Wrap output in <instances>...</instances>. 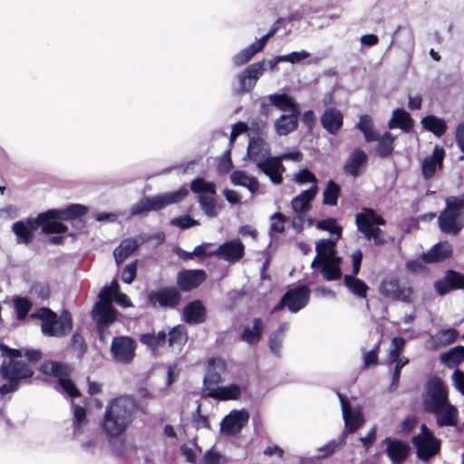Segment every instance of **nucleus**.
Here are the masks:
<instances>
[{
  "label": "nucleus",
  "mask_w": 464,
  "mask_h": 464,
  "mask_svg": "<svg viewBox=\"0 0 464 464\" xmlns=\"http://www.w3.org/2000/svg\"><path fill=\"white\" fill-rule=\"evenodd\" d=\"M72 346L77 353V357L82 358L87 350V344L83 337L79 334H74L72 337Z\"/></svg>",
  "instance_id": "62"
},
{
  "label": "nucleus",
  "mask_w": 464,
  "mask_h": 464,
  "mask_svg": "<svg viewBox=\"0 0 464 464\" xmlns=\"http://www.w3.org/2000/svg\"><path fill=\"white\" fill-rule=\"evenodd\" d=\"M242 389L237 384H228L223 386H206L205 396L218 401H233L240 398Z\"/></svg>",
  "instance_id": "19"
},
{
  "label": "nucleus",
  "mask_w": 464,
  "mask_h": 464,
  "mask_svg": "<svg viewBox=\"0 0 464 464\" xmlns=\"http://www.w3.org/2000/svg\"><path fill=\"white\" fill-rule=\"evenodd\" d=\"M452 382L455 389L464 396V372L456 369L452 373Z\"/></svg>",
  "instance_id": "64"
},
{
  "label": "nucleus",
  "mask_w": 464,
  "mask_h": 464,
  "mask_svg": "<svg viewBox=\"0 0 464 464\" xmlns=\"http://www.w3.org/2000/svg\"><path fill=\"white\" fill-rule=\"evenodd\" d=\"M452 253V247L448 242L439 243L432 246L427 253L421 256L424 263H437L450 257Z\"/></svg>",
  "instance_id": "31"
},
{
  "label": "nucleus",
  "mask_w": 464,
  "mask_h": 464,
  "mask_svg": "<svg viewBox=\"0 0 464 464\" xmlns=\"http://www.w3.org/2000/svg\"><path fill=\"white\" fill-rule=\"evenodd\" d=\"M355 224L364 237L372 241L375 246H382L392 239L382 229L378 227V226L386 224L385 219L372 208H364L362 212L357 213Z\"/></svg>",
  "instance_id": "3"
},
{
  "label": "nucleus",
  "mask_w": 464,
  "mask_h": 464,
  "mask_svg": "<svg viewBox=\"0 0 464 464\" xmlns=\"http://www.w3.org/2000/svg\"><path fill=\"white\" fill-rule=\"evenodd\" d=\"M183 320L190 324L203 321V304L200 300L190 302L184 307Z\"/></svg>",
  "instance_id": "38"
},
{
  "label": "nucleus",
  "mask_w": 464,
  "mask_h": 464,
  "mask_svg": "<svg viewBox=\"0 0 464 464\" xmlns=\"http://www.w3.org/2000/svg\"><path fill=\"white\" fill-rule=\"evenodd\" d=\"M230 179L232 184L245 187L251 193H256L259 188V183L257 179L242 170L234 171L230 176Z\"/></svg>",
  "instance_id": "39"
},
{
  "label": "nucleus",
  "mask_w": 464,
  "mask_h": 464,
  "mask_svg": "<svg viewBox=\"0 0 464 464\" xmlns=\"http://www.w3.org/2000/svg\"><path fill=\"white\" fill-rule=\"evenodd\" d=\"M458 335L459 334L455 329L450 328L438 332L432 336V340L437 347H444L454 343Z\"/></svg>",
  "instance_id": "51"
},
{
  "label": "nucleus",
  "mask_w": 464,
  "mask_h": 464,
  "mask_svg": "<svg viewBox=\"0 0 464 464\" xmlns=\"http://www.w3.org/2000/svg\"><path fill=\"white\" fill-rule=\"evenodd\" d=\"M148 299L150 304L154 307L173 308L179 304L181 296L176 287H165L150 292Z\"/></svg>",
  "instance_id": "15"
},
{
  "label": "nucleus",
  "mask_w": 464,
  "mask_h": 464,
  "mask_svg": "<svg viewBox=\"0 0 464 464\" xmlns=\"http://www.w3.org/2000/svg\"><path fill=\"white\" fill-rule=\"evenodd\" d=\"M87 208L80 204H72L64 209H50L46 212V218L53 217L55 218L72 219L84 215Z\"/></svg>",
  "instance_id": "35"
},
{
  "label": "nucleus",
  "mask_w": 464,
  "mask_h": 464,
  "mask_svg": "<svg viewBox=\"0 0 464 464\" xmlns=\"http://www.w3.org/2000/svg\"><path fill=\"white\" fill-rule=\"evenodd\" d=\"M434 287L440 295H444L453 289H463L464 275L449 270L442 279L435 282Z\"/></svg>",
  "instance_id": "21"
},
{
  "label": "nucleus",
  "mask_w": 464,
  "mask_h": 464,
  "mask_svg": "<svg viewBox=\"0 0 464 464\" xmlns=\"http://www.w3.org/2000/svg\"><path fill=\"white\" fill-rule=\"evenodd\" d=\"M445 151L443 148L435 146L432 154L424 158L421 165V173L425 179H431L437 169L442 168Z\"/></svg>",
  "instance_id": "22"
},
{
  "label": "nucleus",
  "mask_w": 464,
  "mask_h": 464,
  "mask_svg": "<svg viewBox=\"0 0 464 464\" xmlns=\"http://www.w3.org/2000/svg\"><path fill=\"white\" fill-rule=\"evenodd\" d=\"M14 306L17 314V318L23 320L26 317L32 308V303L26 297L15 296L14 298Z\"/></svg>",
  "instance_id": "55"
},
{
  "label": "nucleus",
  "mask_w": 464,
  "mask_h": 464,
  "mask_svg": "<svg viewBox=\"0 0 464 464\" xmlns=\"http://www.w3.org/2000/svg\"><path fill=\"white\" fill-rule=\"evenodd\" d=\"M339 239L336 238H328L322 239L316 243L315 251L316 256L311 263V267L315 268L320 266V262L330 261L334 258H339L336 256L335 253V245Z\"/></svg>",
  "instance_id": "20"
},
{
  "label": "nucleus",
  "mask_w": 464,
  "mask_h": 464,
  "mask_svg": "<svg viewBox=\"0 0 464 464\" xmlns=\"http://www.w3.org/2000/svg\"><path fill=\"white\" fill-rule=\"evenodd\" d=\"M202 282L203 270H183L177 276V284L183 291H190Z\"/></svg>",
  "instance_id": "30"
},
{
  "label": "nucleus",
  "mask_w": 464,
  "mask_h": 464,
  "mask_svg": "<svg viewBox=\"0 0 464 464\" xmlns=\"http://www.w3.org/2000/svg\"><path fill=\"white\" fill-rule=\"evenodd\" d=\"M319 188L310 187V188L302 191L291 201V208L295 213L307 214L312 208V202L315 198Z\"/></svg>",
  "instance_id": "25"
},
{
  "label": "nucleus",
  "mask_w": 464,
  "mask_h": 464,
  "mask_svg": "<svg viewBox=\"0 0 464 464\" xmlns=\"http://www.w3.org/2000/svg\"><path fill=\"white\" fill-rule=\"evenodd\" d=\"M247 156L258 165L260 161L271 157L270 146L262 138H252L248 143Z\"/></svg>",
  "instance_id": "26"
},
{
  "label": "nucleus",
  "mask_w": 464,
  "mask_h": 464,
  "mask_svg": "<svg viewBox=\"0 0 464 464\" xmlns=\"http://www.w3.org/2000/svg\"><path fill=\"white\" fill-rule=\"evenodd\" d=\"M381 340L382 336H377L370 351H366L364 347H362L361 351L362 353L363 366L365 368L377 364Z\"/></svg>",
  "instance_id": "53"
},
{
  "label": "nucleus",
  "mask_w": 464,
  "mask_h": 464,
  "mask_svg": "<svg viewBox=\"0 0 464 464\" xmlns=\"http://www.w3.org/2000/svg\"><path fill=\"white\" fill-rule=\"evenodd\" d=\"M424 129L431 131L436 136H441L447 130V125L442 119L437 118L433 115L426 116L421 120Z\"/></svg>",
  "instance_id": "49"
},
{
  "label": "nucleus",
  "mask_w": 464,
  "mask_h": 464,
  "mask_svg": "<svg viewBox=\"0 0 464 464\" xmlns=\"http://www.w3.org/2000/svg\"><path fill=\"white\" fill-rule=\"evenodd\" d=\"M92 315L98 327L106 326L115 321L116 311L111 304H96L92 310Z\"/></svg>",
  "instance_id": "33"
},
{
  "label": "nucleus",
  "mask_w": 464,
  "mask_h": 464,
  "mask_svg": "<svg viewBox=\"0 0 464 464\" xmlns=\"http://www.w3.org/2000/svg\"><path fill=\"white\" fill-rule=\"evenodd\" d=\"M136 411L135 401L130 396H119L108 401L100 426L110 443L124 434L132 423Z\"/></svg>",
  "instance_id": "1"
},
{
  "label": "nucleus",
  "mask_w": 464,
  "mask_h": 464,
  "mask_svg": "<svg viewBox=\"0 0 464 464\" xmlns=\"http://www.w3.org/2000/svg\"><path fill=\"white\" fill-rule=\"evenodd\" d=\"M249 414L246 410H233L220 422V431L228 436H234L241 431L247 423Z\"/></svg>",
  "instance_id": "11"
},
{
  "label": "nucleus",
  "mask_w": 464,
  "mask_h": 464,
  "mask_svg": "<svg viewBox=\"0 0 464 464\" xmlns=\"http://www.w3.org/2000/svg\"><path fill=\"white\" fill-rule=\"evenodd\" d=\"M310 298V289L305 285L297 286L288 290L284 295L287 309L292 313H297L304 308Z\"/></svg>",
  "instance_id": "17"
},
{
  "label": "nucleus",
  "mask_w": 464,
  "mask_h": 464,
  "mask_svg": "<svg viewBox=\"0 0 464 464\" xmlns=\"http://www.w3.org/2000/svg\"><path fill=\"white\" fill-rule=\"evenodd\" d=\"M215 254L230 263L239 261L245 254V246L239 239H233L220 245Z\"/></svg>",
  "instance_id": "18"
},
{
  "label": "nucleus",
  "mask_w": 464,
  "mask_h": 464,
  "mask_svg": "<svg viewBox=\"0 0 464 464\" xmlns=\"http://www.w3.org/2000/svg\"><path fill=\"white\" fill-rule=\"evenodd\" d=\"M384 443L386 444L387 454L393 464H401L404 461L409 453L407 443L391 438L385 439Z\"/></svg>",
  "instance_id": "27"
},
{
  "label": "nucleus",
  "mask_w": 464,
  "mask_h": 464,
  "mask_svg": "<svg viewBox=\"0 0 464 464\" xmlns=\"http://www.w3.org/2000/svg\"><path fill=\"white\" fill-rule=\"evenodd\" d=\"M344 285L353 295L359 297H365L369 289L368 285L354 275H346L343 277Z\"/></svg>",
  "instance_id": "47"
},
{
  "label": "nucleus",
  "mask_w": 464,
  "mask_h": 464,
  "mask_svg": "<svg viewBox=\"0 0 464 464\" xmlns=\"http://www.w3.org/2000/svg\"><path fill=\"white\" fill-rule=\"evenodd\" d=\"M227 459L218 451L209 450L205 453V464H227Z\"/></svg>",
  "instance_id": "63"
},
{
  "label": "nucleus",
  "mask_w": 464,
  "mask_h": 464,
  "mask_svg": "<svg viewBox=\"0 0 464 464\" xmlns=\"http://www.w3.org/2000/svg\"><path fill=\"white\" fill-rule=\"evenodd\" d=\"M356 128L363 133L364 139L367 142L378 140L380 138L379 132L374 128L372 119L368 114L360 116Z\"/></svg>",
  "instance_id": "43"
},
{
  "label": "nucleus",
  "mask_w": 464,
  "mask_h": 464,
  "mask_svg": "<svg viewBox=\"0 0 464 464\" xmlns=\"http://www.w3.org/2000/svg\"><path fill=\"white\" fill-rule=\"evenodd\" d=\"M341 262L342 258H334L330 261L320 262V266H322L321 273L325 280L333 281L341 278Z\"/></svg>",
  "instance_id": "45"
},
{
  "label": "nucleus",
  "mask_w": 464,
  "mask_h": 464,
  "mask_svg": "<svg viewBox=\"0 0 464 464\" xmlns=\"http://www.w3.org/2000/svg\"><path fill=\"white\" fill-rule=\"evenodd\" d=\"M367 155L361 149H355L349 156L344 171L353 177L359 175L360 169L366 164Z\"/></svg>",
  "instance_id": "34"
},
{
  "label": "nucleus",
  "mask_w": 464,
  "mask_h": 464,
  "mask_svg": "<svg viewBox=\"0 0 464 464\" xmlns=\"http://www.w3.org/2000/svg\"><path fill=\"white\" fill-rule=\"evenodd\" d=\"M420 433L412 438V444L417 449L418 457L422 460H428L440 450V440L429 430L425 424L420 427Z\"/></svg>",
  "instance_id": "9"
},
{
  "label": "nucleus",
  "mask_w": 464,
  "mask_h": 464,
  "mask_svg": "<svg viewBox=\"0 0 464 464\" xmlns=\"http://www.w3.org/2000/svg\"><path fill=\"white\" fill-rule=\"evenodd\" d=\"M32 317L42 321V333L46 336L63 337L72 328V315L67 310H63L58 316L51 309L43 307L33 314Z\"/></svg>",
  "instance_id": "4"
},
{
  "label": "nucleus",
  "mask_w": 464,
  "mask_h": 464,
  "mask_svg": "<svg viewBox=\"0 0 464 464\" xmlns=\"http://www.w3.org/2000/svg\"><path fill=\"white\" fill-rule=\"evenodd\" d=\"M135 348V343L131 338L120 336L113 338L111 351L115 361L128 363L134 358Z\"/></svg>",
  "instance_id": "14"
},
{
  "label": "nucleus",
  "mask_w": 464,
  "mask_h": 464,
  "mask_svg": "<svg viewBox=\"0 0 464 464\" xmlns=\"http://www.w3.org/2000/svg\"><path fill=\"white\" fill-rule=\"evenodd\" d=\"M408 362H409V359L404 356L400 358V360H398V362H395L396 364H395V367H394L393 372H392V383H391V386L389 389L390 392H393L398 387L400 376H401V371L406 364H408Z\"/></svg>",
  "instance_id": "61"
},
{
  "label": "nucleus",
  "mask_w": 464,
  "mask_h": 464,
  "mask_svg": "<svg viewBox=\"0 0 464 464\" xmlns=\"http://www.w3.org/2000/svg\"><path fill=\"white\" fill-rule=\"evenodd\" d=\"M294 181L298 184H305L311 183V187L318 188V179L314 174H313L309 169H304L295 173L294 176Z\"/></svg>",
  "instance_id": "57"
},
{
  "label": "nucleus",
  "mask_w": 464,
  "mask_h": 464,
  "mask_svg": "<svg viewBox=\"0 0 464 464\" xmlns=\"http://www.w3.org/2000/svg\"><path fill=\"white\" fill-rule=\"evenodd\" d=\"M379 292L382 296L393 301L409 304L414 301L412 287L401 285L399 279L395 277H386L382 280L379 285Z\"/></svg>",
  "instance_id": "7"
},
{
  "label": "nucleus",
  "mask_w": 464,
  "mask_h": 464,
  "mask_svg": "<svg viewBox=\"0 0 464 464\" xmlns=\"http://www.w3.org/2000/svg\"><path fill=\"white\" fill-rule=\"evenodd\" d=\"M297 113L284 114L275 123L276 133L280 136L287 135L297 128Z\"/></svg>",
  "instance_id": "42"
},
{
  "label": "nucleus",
  "mask_w": 464,
  "mask_h": 464,
  "mask_svg": "<svg viewBox=\"0 0 464 464\" xmlns=\"http://www.w3.org/2000/svg\"><path fill=\"white\" fill-rule=\"evenodd\" d=\"M441 362L449 368L456 367L464 361V346H456L440 357Z\"/></svg>",
  "instance_id": "46"
},
{
  "label": "nucleus",
  "mask_w": 464,
  "mask_h": 464,
  "mask_svg": "<svg viewBox=\"0 0 464 464\" xmlns=\"http://www.w3.org/2000/svg\"><path fill=\"white\" fill-rule=\"evenodd\" d=\"M71 407L72 411V436L77 438L86 431L89 426V420L87 419L86 409L84 407L74 404L73 402H72Z\"/></svg>",
  "instance_id": "32"
},
{
  "label": "nucleus",
  "mask_w": 464,
  "mask_h": 464,
  "mask_svg": "<svg viewBox=\"0 0 464 464\" xmlns=\"http://www.w3.org/2000/svg\"><path fill=\"white\" fill-rule=\"evenodd\" d=\"M257 168L268 176L274 184H280L282 182V173L285 171V167L281 163L278 157H269L256 165Z\"/></svg>",
  "instance_id": "24"
},
{
  "label": "nucleus",
  "mask_w": 464,
  "mask_h": 464,
  "mask_svg": "<svg viewBox=\"0 0 464 464\" xmlns=\"http://www.w3.org/2000/svg\"><path fill=\"white\" fill-rule=\"evenodd\" d=\"M412 126V119L403 109H396L393 111L392 118L388 122L389 129L400 128L404 131H409Z\"/></svg>",
  "instance_id": "41"
},
{
  "label": "nucleus",
  "mask_w": 464,
  "mask_h": 464,
  "mask_svg": "<svg viewBox=\"0 0 464 464\" xmlns=\"http://www.w3.org/2000/svg\"><path fill=\"white\" fill-rule=\"evenodd\" d=\"M223 208V202L205 196V215L214 218Z\"/></svg>",
  "instance_id": "59"
},
{
  "label": "nucleus",
  "mask_w": 464,
  "mask_h": 464,
  "mask_svg": "<svg viewBox=\"0 0 464 464\" xmlns=\"http://www.w3.org/2000/svg\"><path fill=\"white\" fill-rule=\"evenodd\" d=\"M340 193V186L334 180H329L323 193V203L328 206H335L337 204Z\"/></svg>",
  "instance_id": "52"
},
{
  "label": "nucleus",
  "mask_w": 464,
  "mask_h": 464,
  "mask_svg": "<svg viewBox=\"0 0 464 464\" xmlns=\"http://www.w3.org/2000/svg\"><path fill=\"white\" fill-rule=\"evenodd\" d=\"M226 371V362L221 358H210L205 369V387L207 383H218Z\"/></svg>",
  "instance_id": "29"
},
{
  "label": "nucleus",
  "mask_w": 464,
  "mask_h": 464,
  "mask_svg": "<svg viewBox=\"0 0 464 464\" xmlns=\"http://www.w3.org/2000/svg\"><path fill=\"white\" fill-rule=\"evenodd\" d=\"M288 330V324L283 323L280 324L277 330L271 333L268 340V346L270 352L276 357L282 355V344L285 338V334Z\"/></svg>",
  "instance_id": "37"
},
{
  "label": "nucleus",
  "mask_w": 464,
  "mask_h": 464,
  "mask_svg": "<svg viewBox=\"0 0 464 464\" xmlns=\"http://www.w3.org/2000/svg\"><path fill=\"white\" fill-rule=\"evenodd\" d=\"M320 121L323 128L328 133L335 135L343 127V115L337 108L331 107L324 111Z\"/></svg>",
  "instance_id": "23"
},
{
  "label": "nucleus",
  "mask_w": 464,
  "mask_h": 464,
  "mask_svg": "<svg viewBox=\"0 0 464 464\" xmlns=\"http://www.w3.org/2000/svg\"><path fill=\"white\" fill-rule=\"evenodd\" d=\"M338 396L342 404L343 418L344 420V431L342 440V442H343L347 433L354 432L363 424L364 418L361 411L351 409L349 401L343 395L339 393Z\"/></svg>",
  "instance_id": "16"
},
{
  "label": "nucleus",
  "mask_w": 464,
  "mask_h": 464,
  "mask_svg": "<svg viewBox=\"0 0 464 464\" xmlns=\"http://www.w3.org/2000/svg\"><path fill=\"white\" fill-rule=\"evenodd\" d=\"M264 331L263 322L260 318H255L253 321V326H246L241 334V340L247 343L250 345L256 344L261 337Z\"/></svg>",
  "instance_id": "40"
},
{
  "label": "nucleus",
  "mask_w": 464,
  "mask_h": 464,
  "mask_svg": "<svg viewBox=\"0 0 464 464\" xmlns=\"http://www.w3.org/2000/svg\"><path fill=\"white\" fill-rule=\"evenodd\" d=\"M264 61L250 64L246 70L236 76L237 84L233 92L237 94L250 92L256 84L257 80L264 72Z\"/></svg>",
  "instance_id": "10"
},
{
  "label": "nucleus",
  "mask_w": 464,
  "mask_h": 464,
  "mask_svg": "<svg viewBox=\"0 0 464 464\" xmlns=\"http://www.w3.org/2000/svg\"><path fill=\"white\" fill-rule=\"evenodd\" d=\"M140 238H126L121 241V245L113 251L114 258L117 264L122 263L130 254H132L138 246L149 240L150 237L144 235Z\"/></svg>",
  "instance_id": "28"
},
{
  "label": "nucleus",
  "mask_w": 464,
  "mask_h": 464,
  "mask_svg": "<svg viewBox=\"0 0 464 464\" xmlns=\"http://www.w3.org/2000/svg\"><path fill=\"white\" fill-rule=\"evenodd\" d=\"M317 228L322 230H327L331 233V238L339 239L342 235V228L336 223V220L334 218H327L321 220L316 225Z\"/></svg>",
  "instance_id": "56"
},
{
  "label": "nucleus",
  "mask_w": 464,
  "mask_h": 464,
  "mask_svg": "<svg viewBox=\"0 0 464 464\" xmlns=\"http://www.w3.org/2000/svg\"><path fill=\"white\" fill-rule=\"evenodd\" d=\"M188 194L187 187L183 186L176 191L142 198L130 208V215L137 216L149 211H157L169 205L180 202Z\"/></svg>",
  "instance_id": "5"
},
{
  "label": "nucleus",
  "mask_w": 464,
  "mask_h": 464,
  "mask_svg": "<svg viewBox=\"0 0 464 464\" xmlns=\"http://www.w3.org/2000/svg\"><path fill=\"white\" fill-rule=\"evenodd\" d=\"M118 288L116 281H113L110 286H104L99 295L100 301L97 304H111L112 296L115 297Z\"/></svg>",
  "instance_id": "60"
},
{
  "label": "nucleus",
  "mask_w": 464,
  "mask_h": 464,
  "mask_svg": "<svg viewBox=\"0 0 464 464\" xmlns=\"http://www.w3.org/2000/svg\"><path fill=\"white\" fill-rule=\"evenodd\" d=\"M168 344L169 347L179 349L188 340L187 332L184 325L174 326L168 334Z\"/></svg>",
  "instance_id": "48"
},
{
  "label": "nucleus",
  "mask_w": 464,
  "mask_h": 464,
  "mask_svg": "<svg viewBox=\"0 0 464 464\" xmlns=\"http://www.w3.org/2000/svg\"><path fill=\"white\" fill-rule=\"evenodd\" d=\"M431 412L436 415L439 426H455L457 423L459 411L457 408L450 402L442 406L439 411Z\"/></svg>",
  "instance_id": "36"
},
{
  "label": "nucleus",
  "mask_w": 464,
  "mask_h": 464,
  "mask_svg": "<svg viewBox=\"0 0 464 464\" xmlns=\"http://www.w3.org/2000/svg\"><path fill=\"white\" fill-rule=\"evenodd\" d=\"M46 214L41 213L35 218L19 220L13 224L12 230L17 236L18 242L28 245L34 238V231L46 219Z\"/></svg>",
  "instance_id": "12"
},
{
  "label": "nucleus",
  "mask_w": 464,
  "mask_h": 464,
  "mask_svg": "<svg viewBox=\"0 0 464 464\" xmlns=\"http://www.w3.org/2000/svg\"><path fill=\"white\" fill-rule=\"evenodd\" d=\"M40 371L44 374L53 375L58 379L57 390L60 392H65L71 397L80 396L78 389L69 378L72 372L70 365L58 362H46L41 365Z\"/></svg>",
  "instance_id": "6"
},
{
  "label": "nucleus",
  "mask_w": 464,
  "mask_h": 464,
  "mask_svg": "<svg viewBox=\"0 0 464 464\" xmlns=\"http://www.w3.org/2000/svg\"><path fill=\"white\" fill-rule=\"evenodd\" d=\"M268 100L270 104L276 106L280 111L285 112H298L297 105L295 103L294 100L286 94H270L268 95Z\"/></svg>",
  "instance_id": "44"
},
{
  "label": "nucleus",
  "mask_w": 464,
  "mask_h": 464,
  "mask_svg": "<svg viewBox=\"0 0 464 464\" xmlns=\"http://www.w3.org/2000/svg\"><path fill=\"white\" fill-rule=\"evenodd\" d=\"M256 53H258L257 50L251 44L236 54L233 58V63L237 66L243 65L250 61Z\"/></svg>",
  "instance_id": "58"
},
{
  "label": "nucleus",
  "mask_w": 464,
  "mask_h": 464,
  "mask_svg": "<svg viewBox=\"0 0 464 464\" xmlns=\"http://www.w3.org/2000/svg\"><path fill=\"white\" fill-rule=\"evenodd\" d=\"M438 223L443 233L456 236L464 227V217L462 212H456L454 209L446 208L440 214Z\"/></svg>",
  "instance_id": "13"
},
{
  "label": "nucleus",
  "mask_w": 464,
  "mask_h": 464,
  "mask_svg": "<svg viewBox=\"0 0 464 464\" xmlns=\"http://www.w3.org/2000/svg\"><path fill=\"white\" fill-rule=\"evenodd\" d=\"M376 153L381 158H386L392 154L393 150L394 137L391 132L386 131L382 136L380 135L377 140Z\"/></svg>",
  "instance_id": "50"
},
{
  "label": "nucleus",
  "mask_w": 464,
  "mask_h": 464,
  "mask_svg": "<svg viewBox=\"0 0 464 464\" xmlns=\"http://www.w3.org/2000/svg\"><path fill=\"white\" fill-rule=\"evenodd\" d=\"M0 351L9 357V361H5L0 366V374L4 380L7 381L0 386V396L3 397L17 391L23 381L33 376L34 371L27 363L16 360L24 356L23 350L9 348L0 343Z\"/></svg>",
  "instance_id": "2"
},
{
  "label": "nucleus",
  "mask_w": 464,
  "mask_h": 464,
  "mask_svg": "<svg viewBox=\"0 0 464 464\" xmlns=\"http://www.w3.org/2000/svg\"><path fill=\"white\" fill-rule=\"evenodd\" d=\"M449 402L448 391L443 382L439 378L430 379L426 387L424 407L429 412L439 411Z\"/></svg>",
  "instance_id": "8"
},
{
  "label": "nucleus",
  "mask_w": 464,
  "mask_h": 464,
  "mask_svg": "<svg viewBox=\"0 0 464 464\" xmlns=\"http://www.w3.org/2000/svg\"><path fill=\"white\" fill-rule=\"evenodd\" d=\"M62 218L48 217L40 226L44 234H62L67 231L68 227L59 222Z\"/></svg>",
  "instance_id": "54"
}]
</instances>
